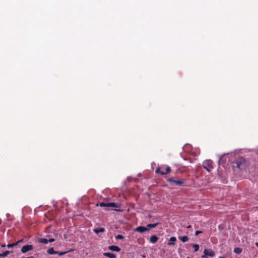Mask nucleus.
<instances>
[{
  "label": "nucleus",
  "mask_w": 258,
  "mask_h": 258,
  "mask_svg": "<svg viewBox=\"0 0 258 258\" xmlns=\"http://www.w3.org/2000/svg\"><path fill=\"white\" fill-rule=\"evenodd\" d=\"M171 172V168L169 166L162 165L156 168L155 173L164 175L169 173Z\"/></svg>",
  "instance_id": "f257e3e1"
},
{
  "label": "nucleus",
  "mask_w": 258,
  "mask_h": 258,
  "mask_svg": "<svg viewBox=\"0 0 258 258\" xmlns=\"http://www.w3.org/2000/svg\"><path fill=\"white\" fill-rule=\"evenodd\" d=\"M246 162L245 160L241 158L235 162L233 163V167L237 168L240 170H242L245 168Z\"/></svg>",
  "instance_id": "f03ea898"
},
{
  "label": "nucleus",
  "mask_w": 258,
  "mask_h": 258,
  "mask_svg": "<svg viewBox=\"0 0 258 258\" xmlns=\"http://www.w3.org/2000/svg\"><path fill=\"white\" fill-rule=\"evenodd\" d=\"M203 166L204 168L210 172L213 168V161L211 160H206L203 162Z\"/></svg>",
  "instance_id": "7ed1b4c3"
},
{
  "label": "nucleus",
  "mask_w": 258,
  "mask_h": 258,
  "mask_svg": "<svg viewBox=\"0 0 258 258\" xmlns=\"http://www.w3.org/2000/svg\"><path fill=\"white\" fill-rule=\"evenodd\" d=\"M167 180L169 183H174V185L176 186H182L183 184L185 182V180H175L173 178H169Z\"/></svg>",
  "instance_id": "20e7f679"
},
{
  "label": "nucleus",
  "mask_w": 258,
  "mask_h": 258,
  "mask_svg": "<svg viewBox=\"0 0 258 258\" xmlns=\"http://www.w3.org/2000/svg\"><path fill=\"white\" fill-rule=\"evenodd\" d=\"M33 248L32 245L27 244L22 246L21 251L23 253H25L29 251L32 250Z\"/></svg>",
  "instance_id": "39448f33"
},
{
  "label": "nucleus",
  "mask_w": 258,
  "mask_h": 258,
  "mask_svg": "<svg viewBox=\"0 0 258 258\" xmlns=\"http://www.w3.org/2000/svg\"><path fill=\"white\" fill-rule=\"evenodd\" d=\"M204 255L202 256V258L206 257V255L213 257L215 255V252L211 249H205L204 250Z\"/></svg>",
  "instance_id": "423d86ee"
},
{
  "label": "nucleus",
  "mask_w": 258,
  "mask_h": 258,
  "mask_svg": "<svg viewBox=\"0 0 258 258\" xmlns=\"http://www.w3.org/2000/svg\"><path fill=\"white\" fill-rule=\"evenodd\" d=\"M148 230H149V228H147V226L144 227V226H141L136 228L135 229V231H137L140 233H143V232H144L145 231H148Z\"/></svg>",
  "instance_id": "0eeeda50"
},
{
  "label": "nucleus",
  "mask_w": 258,
  "mask_h": 258,
  "mask_svg": "<svg viewBox=\"0 0 258 258\" xmlns=\"http://www.w3.org/2000/svg\"><path fill=\"white\" fill-rule=\"evenodd\" d=\"M108 248H109V249H110L111 250L117 251V252H119L120 250V248L118 246H116V245L109 246L108 247Z\"/></svg>",
  "instance_id": "6e6552de"
},
{
  "label": "nucleus",
  "mask_w": 258,
  "mask_h": 258,
  "mask_svg": "<svg viewBox=\"0 0 258 258\" xmlns=\"http://www.w3.org/2000/svg\"><path fill=\"white\" fill-rule=\"evenodd\" d=\"M176 241V238L175 237H171L170 238L169 241L168 242V245H174L175 244V242Z\"/></svg>",
  "instance_id": "1a4fd4ad"
},
{
  "label": "nucleus",
  "mask_w": 258,
  "mask_h": 258,
  "mask_svg": "<svg viewBox=\"0 0 258 258\" xmlns=\"http://www.w3.org/2000/svg\"><path fill=\"white\" fill-rule=\"evenodd\" d=\"M158 237L156 235H152L150 238V241L152 243H155L158 240Z\"/></svg>",
  "instance_id": "9d476101"
},
{
  "label": "nucleus",
  "mask_w": 258,
  "mask_h": 258,
  "mask_svg": "<svg viewBox=\"0 0 258 258\" xmlns=\"http://www.w3.org/2000/svg\"><path fill=\"white\" fill-rule=\"evenodd\" d=\"M103 255L105 256H107L109 258H116V256L114 253H110V252H105L103 253Z\"/></svg>",
  "instance_id": "9b49d317"
},
{
  "label": "nucleus",
  "mask_w": 258,
  "mask_h": 258,
  "mask_svg": "<svg viewBox=\"0 0 258 258\" xmlns=\"http://www.w3.org/2000/svg\"><path fill=\"white\" fill-rule=\"evenodd\" d=\"M105 230L104 228L100 227L96 228L93 229V231L97 234L99 233V232H103L105 231Z\"/></svg>",
  "instance_id": "f8f14e48"
},
{
  "label": "nucleus",
  "mask_w": 258,
  "mask_h": 258,
  "mask_svg": "<svg viewBox=\"0 0 258 258\" xmlns=\"http://www.w3.org/2000/svg\"><path fill=\"white\" fill-rule=\"evenodd\" d=\"M47 253L49 254H54L58 253V251H55L53 247L49 248L47 251Z\"/></svg>",
  "instance_id": "ddd939ff"
},
{
  "label": "nucleus",
  "mask_w": 258,
  "mask_h": 258,
  "mask_svg": "<svg viewBox=\"0 0 258 258\" xmlns=\"http://www.w3.org/2000/svg\"><path fill=\"white\" fill-rule=\"evenodd\" d=\"M12 250H6L3 252L2 253H0V257L7 256L8 254L12 253Z\"/></svg>",
  "instance_id": "4468645a"
},
{
  "label": "nucleus",
  "mask_w": 258,
  "mask_h": 258,
  "mask_svg": "<svg viewBox=\"0 0 258 258\" xmlns=\"http://www.w3.org/2000/svg\"><path fill=\"white\" fill-rule=\"evenodd\" d=\"M107 207L109 208H118L119 206L115 203H107Z\"/></svg>",
  "instance_id": "2eb2a0df"
},
{
  "label": "nucleus",
  "mask_w": 258,
  "mask_h": 258,
  "mask_svg": "<svg viewBox=\"0 0 258 258\" xmlns=\"http://www.w3.org/2000/svg\"><path fill=\"white\" fill-rule=\"evenodd\" d=\"M178 238L183 242H186L188 240V238L187 236H179Z\"/></svg>",
  "instance_id": "dca6fc26"
},
{
  "label": "nucleus",
  "mask_w": 258,
  "mask_h": 258,
  "mask_svg": "<svg viewBox=\"0 0 258 258\" xmlns=\"http://www.w3.org/2000/svg\"><path fill=\"white\" fill-rule=\"evenodd\" d=\"M159 224V223H156L155 224H148L147 225V228H149V230L150 229H151V228L156 227Z\"/></svg>",
  "instance_id": "f3484780"
},
{
  "label": "nucleus",
  "mask_w": 258,
  "mask_h": 258,
  "mask_svg": "<svg viewBox=\"0 0 258 258\" xmlns=\"http://www.w3.org/2000/svg\"><path fill=\"white\" fill-rule=\"evenodd\" d=\"M38 241L42 243L47 244L48 242V240L46 238H40L38 240Z\"/></svg>",
  "instance_id": "a211bd4d"
},
{
  "label": "nucleus",
  "mask_w": 258,
  "mask_h": 258,
  "mask_svg": "<svg viewBox=\"0 0 258 258\" xmlns=\"http://www.w3.org/2000/svg\"><path fill=\"white\" fill-rule=\"evenodd\" d=\"M234 252L235 253L239 254L242 252V249L240 247H236L234 249Z\"/></svg>",
  "instance_id": "6ab92c4d"
},
{
  "label": "nucleus",
  "mask_w": 258,
  "mask_h": 258,
  "mask_svg": "<svg viewBox=\"0 0 258 258\" xmlns=\"http://www.w3.org/2000/svg\"><path fill=\"white\" fill-rule=\"evenodd\" d=\"M191 245L194 248L195 251H198L199 249V245L197 244H192Z\"/></svg>",
  "instance_id": "aec40b11"
},
{
  "label": "nucleus",
  "mask_w": 258,
  "mask_h": 258,
  "mask_svg": "<svg viewBox=\"0 0 258 258\" xmlns=\"http://www.w3.org/2000/svg\"><path fill=\"white\" fill-rule=\"evenodd\" d=\"M18 244V242H15V243H14L8 244L7 245V246L8 248H12V247H13L14 246H15L17 245Z\"/></svg>",
  "instance_id": "412c9836"
},
{
  "label": "nucleus",
  "mask_w": 258,
  "mask_h": 258,
  "mask_svg": "<svg viewBox=\"0 0 258 258\" xmlns=\"http://www.w3.org/2000/svg\"><path fill=\"white\" fill-rule=\"evenodd\" d=\"M74 250L73 249H71L69 250V251H73ZM69 251H64V252H59L58 251V253H57L59 255H64L65 254H66L67 252H68Z\"/></svg>",
  "instance_id": "4be33fe9"
},
{
  "label": "nucleus",
  "mask_w": 258,
  "mask_h": 258,
  "mask_svg": "<svg viewBox=\"0 0 258 258\" xmlns=\"http://www.w3.org/2000/svg\"><path fill=\"white\" fill-rule=\"evenodd\" d=\"M115 238L116 239H123L124 237L122 235L118 234L115 236Z\"/></svg>",
  "instance_id": "5701e85b"
},
{
  "label": "nucleus",
  "mask_w": 258,
  "mask_h": 258,
  "mask_svg": "<svg viewBox=\"0 0 258 258\" xmlns=\"http://www.w3.org/2000/svg\"><path fill=\"white\" fill-rule=\"evenodd\" d=\"M99 206L101 207H107V203H105L102 202L99 204Z\"/></svg>",
  "instance_id": "b1692460"
},
{
  "label": "nucleus",
  "mask_w": 258,
  "mask_h": 258,
  "mask_svg": "<svg viewBox=\"0 0 258 258\" xmlns=\"http://www.w3.org/2000/svg\"><path fill=\"white\" fill-rule=\"evenodd\" d=\"M202 233V231H196V232H195V235H198L200 233Z\"/></svg>",
  "instance_id": "393cba45"
},
{
  "label": "nucleus",
  "mask_w": 258,
  "mask_h": 258,
  "mask_svg": "<svg viewBox=\"0 0 258 258\" xmlns=\"http://www.w3.org/2000/svg\"><path fill=\"white\" fill-rule=\"evenodd\" d=\"M48 240V242H52L54 241L55 239L54 238H50Z\"/></svg>",
  "instance_id": "a878e982"
},
{
  "label": "nucleus",
  "mask_w": 258,
  "mask_h": 258,
  "mask_svg": "<svg viewBox=\"0 0 258 258\" xmlns=\"http://www.w3.org/2000/svg\"><path fill=\"white\" fill-rule=\"evenodd\" d=\"M23 242V239H20L19 240H18L17 242H18V244L21 243V242Z\"/></svg>",
  "instance_id": "bb28decb"
},
{
  "label": "nucleus",
  "mask_w": 258,
  "mask_h": 258,
  "mask_svg": "<svg viewBox=\"0 0 258 258\" xmlns=\"http://www.w3.org/2000/svg\"><path fill=\"white\" fill-rule=\"evenodd\" d=\"M22 258H34V256H30L29 257H22Z\"/></svg>",
  "instance_id": "cd10ccee"
},
{
  "label": "nucleus",
  "mask_w": 258,
  "mask_h": 258,
  "mask_svg": "<svg viewBox=\"0 0 258 258\" xmlns=\"http://www.w3.org/2000/svg\"><path fill=\"white\" fill-rule=\"evenodd\" d=\"M191 227V225H189L187 227V228H190Z\"/></svg>",
  "instance_id": "c85d7f7f"
},
{
  "label": "nucleus",
  "mask_w": 258,
  "mask_h": 258,
  "mask_svg": "<svg viewBox=\"0 0 258 258\" xmlns=\"http://www.w3.org/2000/svg\"><path fill=\"white\" fill-rule=\"evenodd\" d=\"M6 245H5V244H3V245H2V247H6Z\"/></svg>",
  "instance_id": "c756f323"
},
{
  "label": "nucleus",
  "mask_w": 258,
  "mask_h": 258,
  "mask_svg": "<svg viewBox=\"0 0 258 258\" xmlns=\"http://www.w3.org/2000/svg\"><path fill=\"white\" fill-rule=\"evenodd\" d=\"M219 258H225V257L224 256H220Z\"/></svg>",
  "instance_id": "7c9ffc66"
},
{
  "label": "nucleus",
  "mask_w": 258,
  "mask_h": 258,
  "mask_svg": "<svg viewBox=\"0 0 258 258\" xmlns=\"http://www.w3.org/2000/svg\"><path fill=\"white\" fill-rule=\"evenodd\" d=\"M255 244H256V245L258 247V242H256V243H255Z\"/></svg>",
  "instance_id": "2f4dec72"
},
{
  "label": "nucleus",
  "mask_w": 258,
  "mask_h": 258,
  "mask_svg": "<svg viewBox=\"0 0 258 258\" xmlns=\"http://www.w3.org/2000/svg\"><path fill=\"white\" fill-rule=\"evenodd\" d=\"M186 258H190V257H186Z\"/></svg>",
  "instance_id": "473e14b6"
}]
</instances>
